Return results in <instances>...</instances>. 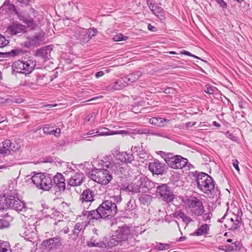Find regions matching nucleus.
<instances>
[{"instance_id":"obj_1","label":"nucleus","mask_w":252,"mask_h":252,"mask_svg":"<svg viewBox=\"0 0 252 252\" xmlns=\"http://www.w3.org/2000/svg\"><path fill=\"white\" fill-rule=\"evenodd\" d=\"M179 199L185 210L191 216L199 217L204 215L205 210L203 203L196 197L180 196Z\"/></svg>"},{"instance_id":"obj_2","label":"nucleus","mask_w":252,"mask_h":252,"mask_svg":"<svg viewBox=\"0 0 252 252\" xmlns=\"http://www.w3.org/2000/svg\"><path fill=\"white\" fill-rule=\"evenodd\" d=\"M198 188L203 193L214 197L219 193L217 188L215 187L213 179L206 173L201 172L196 177Z\"/></svg>"},{"instance_id":"obj_3","label":"nucleus","mask_w":252,"mask_h":252,"mask_svg":"<svg viewBox=\"0 0 252 252\" xmlns=\"http://www.w3.org/2000/svg\"><path fill=\"white\" fill-rule=\"evenodd\" d=\"M157 154L164 159L168 165L173 169H182L185 167L188 162V159L179 155H174L172 153H165L159 151Z\"/></svg>"},{"instance_id":"obj_4","label":"nucleus","mask_w":252,"mask_h":252,"mask_svg":"<svg viewBox=\"0 0 252 252\" xmlns=\"http://www.w3.org/2000/svg\"><path fill=\"white\" fill-rule=\"evenodd\" d=\"M39 225V221L34 218H31L24 222L20 230V235L25 239L32 241L37 237L36 227Z\"/></svg>"},{"instance_id":"obj_5","label":"nucleus","mask_w":252,"mask_h":252,"mask_svg":"<svg viewBox=\"0 0 252 252\" xmlns=\"http://www.w3.org/2000/svg\"><path fill=\"white\" fill-rule=\"evenodd\" d=\"M32 182L39 189L49 190L53 186L51 175L38 173L34 174L31 178Z\"/></svg>"},{"instance_id":"obj_6","label":"nucleus","mask_w":252,"mask_h":252,"mask_svg":"<svg viewBox=\"0 0 252 252\" xmlns=\"http://www.w3.org/2000/svg\"><path fill=\"white\" fill-rule=\"evenodd\" d=\"M100 219H111L117 212L116 204L110 200H105L96 209Z\"/></svg>"},{"instance_id":"obj_7","label":"nucleus","mask_w":252,"mask_h":252,"mask_svg":"<svg viewBox=\"0 0 252 252\" xmlns=\"http://www.w3.org/2000/svg\"><path fill=\"white\" fill-rule=\"evenodd\" d=\"M131 232L132 229L126 225L119 227V229L116 231L117 234L116 236L120 239L125 247L128 248L134 243V238Z\"/></svg>"},{"instance_id":"obj_8","label":"nucleus","mask_w":252,"mask_h":252,"mask_svg":"<svg viewBox=\"0 0 252 252\" xmlns=\"http://www.w3.org/2000/svg\"><path fill=\"white\" fill-rule=\"evenodd\" d=\"M91 176L94 181L102 185H107L113 179L111 173L107 169H95Z\"/></svg>"},{"instance_id":"obj_9","label":"nucleus","mask_w":252,"mask_h":252,"mask_svg":"<svg viewBox=\"0 0 252 252\" xmlns=\"http://www.w3.org/2000/svg\"><path fill=\"white\" fill-rule=\"evenodd\" d=\"M35 61L29 59L26 62L18 61L13 64V70L25 74H30L35 66Z\"/></svg>"},{"instance_id":"obj_10","label":"nucleus","mask_w":252,"mask_h":252,"mask_svg":"<svg viewBox=\"0 0 252 252\" xmlns=\"http://www.w3.org/2000/svg\"><path fill=\"white\" fill-rule=\"evenodd\" d=\"M6 204L10 208L14 209L17 212L26 210L25 203L19 199L17 193L15 191L12 193L11 192L7 197Z\"/></svg>"},{"instance_id":"obj_11","label":"nucleus","mask_w":252,"mask_h":252,"mask_svg":"<svg viewBox=\"0 0 252 252\" xmlns=\"http://www.w3.org/2000/svg\"><path fill=\"white\" fill-rule=\"evenodd\" d=\"M62 245V238L56 236L43 241L41 248L43 251H52L59 248Z\"/></svg>"},{"instance_id":"obj_12","label":"nucleus","mask_w":252,"mask_h":252,"mask_svg":"<svg viewBox=\"0 0 252 252\" xmlns=\"http://www.w3.org/2000/svg\"><path fill=\"white\" fill-rule=\"evenodd\" d=\"M69 173L70 177L67 180V186L70 187L80 186L84 181V175L78 169L76 171L73 169L69 170Z\"/></svg>"},{"instance_id":"obj_13","label":"nucleus","mask_w":252,"mask_h":252,"mask_svg":"<svg viewBox=\"0 0 252 252\" xmlns=\"http://www.w3.org/2000/svg\"><path fill=\"white\" fill-rule=\"evenodd\" d=\"M44 39V33H36L27 37L25 46L27 48L37 47L42 44Z\"/></svg>"},{"instance_id":"obj_14","label":"nucleus","mask_w":252,"mask_h":252,"mask_svg":"<svg viewBox=\"0 0 252 252\" xmlns=\"http://www.w3.org/2000/svg\"><path fill=\"white\" fill-rule=\"evenodd\" d=\"M94 191L90 189H87L80 194L79 201L84 208L88 209L94 200Z\"/></svg>"},{"instance_id":"obj_15","label":"nucleus","mask_w":252,"mask_h":252,"mask_svg":"<svg viewBox=\"0 0 252 252\" xmlns=\"http://www.w3.org/2000/svg\"><path fill=\"white\" fill-rule=\"evenodd\" d=\"M157 194L167 202L172 201L174 198V195L166 184H162L157 187Z\"/></svg>"},{"instance_id":"obj_16","label":"nucleus","mask_w":252,"mask_h":252,"mask_svg":"<svg viewBox=\"0 0 252 252\" xmlns=\"http://www.w3.org/2000/svg\"><path fill=\"white\" fill-rule=\"evenodd\" d=\"M147 3L152 12L158 19L164 18V11L159 5L156 3L154 0H147Z\"/></svg>"},{"instance_id":"obj_17","label":"nucleus","mask_w":252,"mask_h":252,"mask_svg":"<svg viewBox=\"0 0 252 252\" xmlns=\"http://www.w3.org/2000/svg\"><path fill=\"white\" fill-rule=\"evenodd\" d=\"M20 146L17 144L14 145V143H12L9 140H6L0 144V154H6L10 151H16L19 150Z\"/></svg>"},{"instance_id":"obj_18","label":"nucleus","mask_w":252,"mask_h":252,"mask_svg":"<svg viewBox=\"0 0 252 252\" xmlns=\"http://www.w3.org/2000/svg\"><path fill=\"white\" fill-rule=\"evenodd\" d=\"M113 162V158L112 156H105L100 159H96L94 163L99 168L104 169L106 168V169H109L110 170Z\"/></svg>"},{"instance_id":"obj_19","label":"nucleus","mask_w":252,"mask_h":252,"mask_svg":"<svg viewBox=\"0 0 252 252\" xmlns=\"http://www.w3.org/2000/svg\"><path fill=\"white\" fill-rule=\"evenodd\" d=\"M54 187L56 188L59 191H63L65 189V179L62 174L57 173L52 179Z\"/></svg>"},{"instance_id":"obj_20","label":"nucleus","mask_w":252,"mask_h":252,"mask_svg":"<svg viewBox=\"0 0 252 252\" xmlns=\"http://www.w3.org/2000/svg\"><path fill=\"white\" fill-rule=\"evenodd\" d=\"M72 32L70 33L71 38L74 40H78L83 44V38L85 36V29L81 27H74L71 29Z\"/></svg>"},{"instance_id":"obj_21","label":"nucleus","mask_w":252,"mask_h":252,"mask_svg":"<svg viewBox=\"0 0 252 252\" xmlns=\"http://www.w3.org/2000/svg\"><path fill=\"white\" fill-rule=\"evenodd\" d=\"M127 85L125 78L122 77L106 87V90L111 91H118L123 89Z\"/></svg>"},{"instance_id":"obj_22","label":"nucleus","mask_w":252,"mask_h":252,"mask_svg":"<svg viewBox=\"0 0 252 252\" xmlns=\"http://www.w3.org/2000/svg\"><path fill=\"white\" fill-rule=\"evenodd\" d=\"M148 168L152 172L157 174H162L164 171L162 164L158 160H155L153 162H150Z\"/></svg>"},{"instance_id":"obj_23","label":"nucleus","mask_w":252,"mask_h":252,"mask_svg":"<svg viewBox=\"0 0 252 252\" xmlns=\"http://www.w3.org/2000/svg\"><path fill=\"white\" fill-rule=\"evenodd\" d=\"M142 73L140 71H137L124 77L127 86L138 80L142 76Z\"/></svg>"},{"instance_id":"obj_24","label":"nucleus","mask_w":252,"mask_h":252,"mask_svg":"<svg viewBox=\"0 0 252 252\" xmlns=\"http://www.w3.org/2000/svg\"><path fill=\"white\" fill-rule=\"evenodd\" d=\"M220 250L225 251V252H231L233 251H239L241 249L240 243L236 241L231 244L225 245L220 246Z\"/></svg>"},{"instance_id":"obj_25","label":"nucleus","mask_w":252,"mask_h":252,"mask_svg":"<svg viewBox=\"0 0 252 252\" xmlns=\"http://www.w3.org/2000/svg\"><path fill=\"white\" fill-rule=\"evenodd\" d=\"M51 51V47L50 46H47L45 47L40 48L35 52L34 56L41 57L45 60L48 58Z\"/></svg>"},{"instance_id":"obj_26","label":"nucleus","mask_w":252,"mask_h":252,"mask_svg":"<svg viewBox=\"0 0 252 252\" xmlns=\"http://www.w3.org/2000/svg\"><path fill=\"white\" fill-rule=\"evenodd\" d=\"M25 26L17 23H13L8 27L9 31L12 34L22 33L25 31Z\"/></svg>"},{"instance_id":"obj_27","label":"nucleus","mask_w":252,"mask_h":252,"mask_svg":"<svg viewBox=\"0 0 252 252\" xmlns=\"http://www.w3.org/2000/svg\"><path fill=\"white\" fill-rule=\"evenodd\" d=\"M169 120L160 117H153L149 120L150 123L157 126L163 127Z\"/></svg>"},{"instance_id":"obj_28","label":"nucleus","mask_w":252,"mask_h":252,"mask_svg":"<svg viewBox=\"0 0 252 252\" xmlns=\"http://www.w3.org/2000/svg\"><path fill=\"white\" fill-rule=\"evenodd\" d=\"M82 216L84 219L86 218L89 221L94 219L99 220L96 209L91 211H84L82 212Z\"/></svg>"},{"instance_id":"obj_29","label":"nucleus","mask_w":252,"mask_h":252,"mask_svg":"<svg viewBox=\"0 0 252 252\" xmlns=\"http://www.w3.org/2000/svg\"><path fill=\"white\" fill-rule=\"evenodd\" d=\"M124 164L120 163L119 161H115L113 160V164H112L110 172H114L115 173L119 174L122 173L125 171V168L123 167Z\"/></svg>"},{"instance_id":"obj_30","label":"nucleus","mask_w":252,"mask_h":252,"mask_svg":"<svg viewBox=\"0 0 252 252\" xmlns=\"http://www.w3.org/2000/svg\"><path fill=\"white\" fill-rule=\"evenodd\" d=\"M140 189L147 188L148 179L144 175H139L133 180Z\"/></svg>"},{"instance_id":"obj_31","label":"nucleus","mask_w":252,"mask_h":252,"mask_svg":"<svg viewBox=\"0 0 252 252\" xmlns=\"http://www.w3.org/2000/svg\"><path fill=\"white\" fill-rule=\"evenodd\" d=\"M119 159L122 162L128 164L131 163L134 160V157L132 154L122 152L119 155Z\"/></svg>"},{"instance_id":"obj_32","label":"nucleus","mask_w":252,"mask_h":252,"mask_svg":"<svg viewBox=\"0 0 252 252\" xmlns=\"http://www.w3.org/2000/svg\"><path fill=\"white\" fill-rule=\"evenodd\" d=\"M210 230L209 226L207 224L201 225L195 231L192 233L193 236H201L207 235L209 233Z\"/></svg>"},{"instance_id":"obj_33","label":"nucleus","mask_w":252,"mask_h":252,"mask_svg":"<svg viewBox=\"0 0 252 252\" xmlns=\"http://www.w3.org/2000/svg\"><path fill=\"white\" fill-rule=\"evenodd\" d=\"M97 30L95 29L85 30V36L83 38V44L88 42L90 39L95 35Z\"/></svg>"},{"instance_id":"obj_34","label":"nucleus","mask_w":252,"mask_h":252,"mask_svg":"<svg viewBox=\"0 0 252 252\" xmlns=\"http://www.w3.org/2000/svg\"><path fill=\"white\" fill-rule=\"evenodd\" d=\"M43 133L47 135L53 134L56 137H59L60 135L61 129L57 128L56 129L50 130V127L48 125H45L43 128Z\"/></svg>"},{"instance_id":"obj_35","label":"nucleus","mask_w":252,"mask_h":252,"mask_svg":"<svg viewBox=\"0 0 252 252\" xmlns=\"http://www.w3.org/2000/svg\"><path fill=\"white\" fill-rule=\"evenodd\" d=\"M14 0H6L2 5L0 7V9L2 10L8 11H15L16 10L15 6L13 4Z\"/></svg>"},{"instance_id":"obj_36","label":"nucleus","mask_w":252,"mask_h":252,"mask_svg":"<svg viewBox=\"0 0 252 252\" xmlns=\"http://www.w3.org/2000/svg\"><path fill=\"white\" fill-rule=\"evenodd\" d=\"M241 218L237 216L234 215L233 218H231L230 219V222L231 223V226L230 228L231 230H235L239 227H240L241 224Z\"/></svg>"},{"instance_id":"obj_37","label":"nucleus","mask_w":252,"mask_h":252,"mask_svg":"<svg viewBox=\"0 0 252 252\" xmlns=\"http://www.w3.org/2000/svg\"><path fill=\"white\" fill-rule=\"evenodd\" d=\"M140 188L138 187L137 184L133 180L130 185L127 186L125 189V190L128 192H131V194L137 193L140 191Z\"/></svg>"},{"instance_id":"obj_38","label":"nucleus","mask_w":252,"mask_h":252,"mask_svg":"<svg viewBox=\"0 0 252 252\" xmlns=\"http://www.w3.org/2000/svg\"><path fill=\"white\" fill-rule=\"evenodd\" d=\"M87 245L89 247H106V245L100 242H98L96 240L94 237H92V238L90 240V241L87 242Z\"/></svg>"},{"instance_id":"obj_39","label":"nucleus","mask_w":252,"mask_h":252,"mask_svg":"<svg viewBox=\"0 0 252 252\" xmlns=\"http://www.w3.org/2000/svg\"><path fill=\"white\" fill-rule=\"evenodd\" d=\"M115 238L114 236H113L111 238L107 243V246L109 248H112L113 247L116 246L118 245H120L121 246H124V244H122V242L120 240V239L117 238V236Z\"/></svg>"},{"instance_id":"obj_40","label":"nucleus","mask_w":252,"mask_h":252,"mask_svg":"<svg viewBox=\"0 0 252 252\" xmlns=\"http://www.w3.org/2000/svg\"><path fill=\"white\" fill-rule=\"evenodd\" d=\"M103 129L106 130L107 131L101 132V131H100L99 130L95 129V130H93L92 132H89L88 134L92 135L94 133H97V135L99 136H104V135H113V134L118 133L117 132H114V131L110 132L109 129L105 128H103Z\"/></svg>"},{"instance_id":"obj_41","label":"nucleus","mask_w":252,"mask_h":252,"mask_svg":"<svg viewBox=\"0 0 252 252\" xmlns=\"http://www.w3.org/2000/svg\"><path fill=\"white\" fill-rule=\"evenodd\" d=\"M0 252H12L9 242L0 240Z\"/></svg>"},{"instance_id":"obj_42","label":"nucleus","mask_w":252,"mask_h":252,"mask_svg":"<svg viewBox=\"0 0 252 252\" xmlns=\"http://www.w3.org/2000/svg\"><path fill=\"white\" fill-rule=\"evenodd\" d=\"M18 18L21 21H23L25 23H26L29 26H31L33 25L34 20L32 18H31L30 17H25V16L22 15L21 14L18 13L16 12Z\"/></svg>"},{"instance_id":"obj_43","label":"nucleus","mask_w":252,"mask_h":252,"mask_svg":"<svg viewBox=\"0 0 252 252\" xmlns=\"http://www.w3.org/2000/svg\"><path fill=\"white\" fill-rule=\"evenodd\" d=\"M177 215L182 220L183 222L186 223V225L192 221V220L190 217L186 215L184 212L181 211L178 212Z\"/></svg>"},{"instance_id":"obj_44","label":"nucleus","mask_w":252,"mask_h":252,"mask_svg":"<svg viewBox=\"0 0 252 252\" xmlns=\"http://www.w3.org/2000/svg\"><path fill=\"white\" fill-rule=\"evenodd\" d=\"M24 51L21 49H15L8 52V57L20 56L24 54Z\"/></svg>"},{"instance_id":"obj_45","label":"nucleus","mask_w":252,"mask_h":252,"mask_svg":"<svg viewBox=\"0 0 252 252\" xmlns=\"http://www.w3.org/2000/svg\"><path fill=\"white\" fill-rule=\"evenodd\" d=\"M151 200V196L150 195L143 194L139 197V201L143 204H148Z\"/></svg>"},{"instance_id":"obj_46","label":"nucleus","mask_w":252,"mask_h":252,"mask_svg":"<svg viewBox=\"0 0 252 252\" xmlns=\"http://www.w3.org/2000/svg\"><path fill=\"white\" fill-rule=\"evenodd\" d=\"M10 225V223L5 218L0 219V229L8 228Z\"/></svg>"},{"instance_id":"obj_47","label":"nucleus","mask_w":252,"mask_h":252,"mask_svg":"<svg viewBox=\"0 0 252 252\" xmlns=\"http://www.w3.org/2000/svg\"><path fill=\"white\" fill-rule=\"evenodd\" d=\"M14 162L13 160L10 161L6 160V163H3L2 164L0 165V169H9V167L14 165Z\"/></svg>"},{"instance_id":"obj_48","label":"nucleus","mask_w":252,"mask_h":252,"mask_svg":"<svg viewBox=\"0 0 252 252\" xmlns=\"http://www.w3.org/2000/svg\"><path fill=\"white\" fill-rule=\"evenodd\" d=\"M171 245L169 244L159 243L156 246L157 249L159 251H163L170 249Z\"/></svg>"},{"instance_id":"obj_49","label":"nucleus","mask_w":252,"mask_h":252,"mask_svg":"<svg viewBox=\"0 0 252 252\" xmlns=\"http://www.w3.org/2000/svg\"><path fill=\"white\" fill-rule=\"evenodd\" d=\"M112 39L114 41H120L123 40H126L127 39V37L124 36L122 33H118L114 36Z\"/></svg>"},{"instance_id":"obj_50","label":"nucleus","mask_w":252,"mask_h":252,"mask_svg":"<svg viewBox=\"0 0 252 252\" xmlns=\"http://www.w3.org/2000/svg\"><path fill=\"white\" fill-rule=\"evenodd\" d=\"M217 89L215 87H212L210 85H206L205 87V92L209 94H213Z\"/></svg>"},{"instance_id":"obj_51","label":"nucleus","mask_w":252,"mask_h":252,"mask_svg":"<svg viewBox=\"0 0 252 252\" xmlns=\"http://www.w3.org/2000/svg\"><path fill=\"white\" fill-rule=\"evenodd\" d=\"M9 43V40L6 39L4 36L0 34V47L6 46Z\"/></svg>"},{"instance_id":"obj_52","label":"nucleus","mask_w":252,"mask_h":252,"mask_svg":"<svg viewBox=\"0 0 252 252\" xmlns=\"http://www.w3.org/2000/svg\"><path fill=\"white\" fill-rule=\"evenodd\" d=\"M82 224L80 223H77L74 226V228L73 231V234L76 235L79 234L81 230L82 229Z\"/></svg>"},{"instance_id":"obj_53","label":"nucleus","mask_w":252,"mask_h":252,"mask_svg":"<svg viewBox=\"0 0 252 252\" xmlns=\"http://www.w3.org/2000/svg\"><path fill=\"white\" fill-rule=\"evenodd\" d=\"M143 149V147L142 144H141V146H132L131 148V150L132 152L137 153V154L139 152H141V150Z\"/></svg>"},{"instance_id":"obj_54","label":"nucleus","mask_w":252,"mask_h":252,"mask_svg":"<svg viewBox=\"0 0 252 252\" xmlns=\"http://www.w3.org/2000/svg\"><path fill=\"white\" fill-rule=\"evenodd\" d=\"M7 198H5L3 196H0V210H3L4 206L6 204V200Z\"/></svg>"},{"instance_id":"obj_55","label":"nucleus","mask_w":252,"mask_h":252,"mask_svg":"<svg viewBox=\"0 0 252 252\" xmlns=\"http://www.w3.org/2000/svg\"><path fill=\"white\" fill-rule=\"evenodd\" d=\"M140 158L146 159L148 158V154L143 149L141 150V152L137 154Z\"/></svg>"},{"instance_id":"obj_56","label":"nucleus","mask_w":252,"mask_h":252,"mask_svg":"<svg viewBox=\"0 0 252 252\" xmlns=\"http://www.w3.org/2000/svg\"><path fill=\"white\" fill-rule=\"evenodd\" d=\"M95 118V114L94 113H92L91 114L88 115L85 118V122H88L91 121H94Z\"/></svg>"},{"instance_id":"obj_57","label":"nucleus","mask_w":252,"mask_h":252,"mask_svg":"<svg viewBox=\"0 0 252 252\" xmlns=\"http://www.w3.org/2000/svg\"><path fill=\"white\" fill-rule=\"evenodd\" d=\"M216 1L222 8H226L227 6L226 2L223 0H216Z\"/></svg>"},{"instance_id":"obj_58","label":"nucleus","mask_w":252,"mask_h":252,"mask_svg":"<svg viewBox=\"0 0 252 252\" xmlns=\"http://www.w3.org/2000/svg\"><path fill=\"white\" fill-rule=\"evenodd\" d=\"M232 165L233 167L236 169V170L239 172L240 168L238 165L239 162L237 160H232Z\"/></svg>"},{"instance_id":"obj_59","label":"nucleus","mask_w":252,"mask_h":252,"mask_svg":"<svg viewBox=\"0 0 252 252\" xmlns=\"http://www.w3.org/2000/svg\"><path fill=\"white\" fill-rule=\"evenodd\" d=\"M202 216L203 220L205 221H206L211 219L212 215L210 213H207Z\"/></svg>"},{"instance_id":"obj_60","label":"nucleus","mask_w":252,"mask_h":252,"mask_svg":"<svg viewBox=\"0 0 252 252\" xmlns=\"http://www.w3.org/2000/svg\"><path fill=\"white\" fill-rule=\"evenodd\" d=\"M181 54L186 55L190 56V57H193L197 58V59H199V58L197 57V56H196L195 55H192L190 52H189L187 51H186V50H184L183 51H182L181 52Z\"/></svg>"},{"instance_id":"obj_61","label":"nucleus","mask_w":252,"mask_h":252,"mask_svg":"<svg viewBox=\"0 0 252 252\" xmlns=\"http://www.w3.org/2000/svg\"><path fill=\"white\" fill-rule=\"evenodd\" d=\"M13 101L16 103H21L24 101V99L21 97L15 98Z\"/></svg>"},{"instance_id":"obj_62","label":"nucleus","mask_w":252,"mask_h":252,"mask_svg":"<svg viewBox=\"0 0 252 252\" xmlns=\"http://www.w3.org/2000/svg\"><path fill=\"white\" fill-rule=\"evenodd\" d=\"M104 74V73L103 72V71H99L95 73V76L96 78H98L100 77L103 76Z\"/></svg>"},{"instance_id":"obj_63","label":"nucleus","mask_w":252,"mask_h":252,"mask_svg":"<svg viewBox=\"0 0 252 252\" xmlns=\"http://www.w3.org/2000/svg\"><path fill=\"white\" fill-rule=\"evenodd\" d=\"M148 29L152 32H155L157 31V28L151 25V24L148 25Z\"/></svg>"},{"instance_id":"obj_64","label":"nucleus","mask_w":252,"mask_h":252,"mask_svg":"<svg viewBox=\"0 0 252 252\" xmlns=\"http://www.w3.org/2000/svg\"><path fill=\"white\" fill-rule=\"evenodd\" d=\"M8 57V52H0V58H6Z\"/></svg>"}]
</instances>
